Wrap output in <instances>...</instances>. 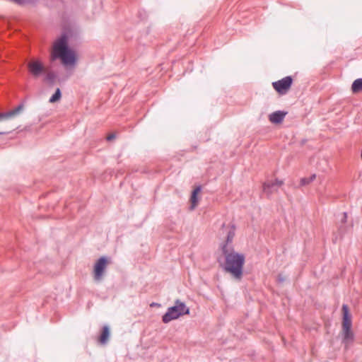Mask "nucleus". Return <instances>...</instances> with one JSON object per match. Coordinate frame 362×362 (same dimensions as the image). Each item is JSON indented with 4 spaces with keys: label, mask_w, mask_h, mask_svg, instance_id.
I'll return each instance as SVG.
<instances>
[{
    "label": "nucleus",
    "mask_w": 362,
    "mask_h": 362,
    "mask_svg": "<svg viewBox=\"0 0 362 362\" xmlns=\"http://www.w3.org/2000/svg\"><path fill=\"white\" fill-rule=\"evenodd\" d=\"M115 138V135L114 134H109L107 136V141H112V139H114Z\"/></svg>",
    "instance_id": "obj_18"
},
{
    "label": "nucleus",
    "mask_w": 362,
    "mask_h": 362,
    "mask_svg": "<svg viewBox=\"0 0 362 362\" xmlns=\"http://www.w3.org/2000/svg\"><path fill=\"white\" fill-rule=\"evenodd\" d=\"M62 96L61 90L58 88H57L55 93L53 94V95L49 98V102L51 103H54L58 100H60Z\"/></svg>",
    "instance_id": "obj_15"
},
{
    "label": "nucleus",
    "mask_w": 362,
    "mask_h": 362,
    "mask_svg": "<svg viewBox=\"0 0 362 362\" xmlns=\"http://www.w3.org/2000/svg\"><path fill=\"white\" fill-rule=\"evenodd\" d=\"M51 57L53 61L57 58L60 59L64 66L75 64L76 54L69 48L68 37L66 35H62L54 42Z\"/></svg>",
    "instance_id": "obj_2"
},
{
    "label": "nucleus",
    "mask_w": 362,
    "mask_h": 362,
    "mask_svg": "<svg viewBox=\"0 0 362 362\" xmlns=\"http://www.w3.org/2000/svg\"><path fill=\"white\" fill-rule=\"evenodd\" d=\"M343 320H342V334L343 341L347 345L354 340V333L351 331V315L349 314L347 305H342Z\"/></svg>",
    "instance_id": "obj_4"
},
{
    "label": "nucleus",
    "mask_w": 362,
    "mask_h": 362,
    "mask_svg": "<svg viewBox=\"0 0 362 362\" xmlns=\"http://www.w3.org/2000/svg\"><path fill=\"white\" fill-rule=\"evenodd\" d=\"M24 106L23 104H20L14 109L6 112L0 113V121L4 119H11L16 116L19 115L21 112L23 111Z\"/></svg>",
    "instance_id": "obj_9"
},
{
    "label": "nucleus",
    "mask_w": 362,
    "mask_h": 362,
    "mask_svg": "<svg viewBox=\"0 0 362 362\" xmlns=\"http://www.w3.org/2000/svg\"><path fill=\"white\" fill-rule=\"evenodd\" d=\"M200 192H201V187H197V188H195L193 190L192 196H191V199H190V201H191L190 209L191 210H193L197 206V204H198L197 194Z\"/></svg>",
    "instance_id": "obj_13"
},
{
    "label": "nucleus",
    "mask_w": 362,
    "mask_h": 362,
    "mask_svg": "<svg viewBox=\"0 0 362 362\" xmlns=\"http://www.w3.org/2000/svg\"><path fill=\"white\" fill-rule=\"evenodd\" d=\"M351 90L354 93H360L362 91V78L355 80L351 86Z\"/></svg>",
    "instance_id": "obj_14"
},
{
    "label": "nucleus",
    "mask_w": 362,
    "mask_h": 362,
    "mask_svg": "<svg viewBox=\"0 0 362 362\" xmlns=\"http://www.w3.org/2000/svg\"><path fill=\"white\" fill-rule=\"evenodd\" d=\"M284 182L276 179L274 181H267L263 184V192L267 195L277 191L278 188L283 185Z\"/></svg>",
    "instance_id": "obj_8"
},
{
    "label": "nucleus",
    "mask_w": 362,
    "mask_h": 362,
    "mask_svg": "<svg viewBox=\"0 0 362 362\" xmlns=\"http://www.w3.org/2000/svg\"><path fill=\"white\" fill-rule=\"evenodd\" d=\"M316 178V175L313 174L309 177H303L300 180V185L305 186L311 183Z\"/></svg>",
    "instance_id": "obj_16"
},
{
    "label": "nucleus",
    "mask_w": 362,
    "mask_h": 362,
    "mask_svg": "<svg viewBox=\"0 0 362 362\" xmlns=\"http://www.w3.org/2000/svg\"><path fill=\"white\" fill-rule=\"evenodd\" d=\"M110 332L108 326L105 325L103 327L102 332L99 337V342L102 344H105L110 338Z\"/></svg>",
    "instance_id": "obj_12"
},
{
    "label": "nucleus",
    "mask_w": 362,
    "mask_h": 362,
    "mask_svg": "<svg viewBox=\"0 0 362 362\" xmlns=\"http://www.w3.org/2000/svg\"><path fill=\"white\" fill-rule=\"evenodd\" d=\"M43 76V81L47 83L49 85L53 86L55 83L57 76L54 71L47 68L46 71H45Z\"/></svg>",
    "instance_id": "obj_11"
},
{
    "label": "nucleus",
    "mask_w": 362,
    "mask_h": 362,
    "mask_svg": "<svg viewBox=\"0 0 362 362\" xmlns=\"http://www.w3.org/2000/svg\"><path fill=\"white\" fill-rule=\"evenodd\" d=\"M160 305L156 303H152L150 306L151 307H154V306H159Z\"/></svg>",
    "instance_id": "obj_20"
},
{
    "label": "nucleus",
    "mask_w": 362,
    "mask_h": 362,
    "mask_svg": "<svg viewBox=\"0 0 362 362\" xmlns=\"http://www.w3.org/2000/svg\"><path fill=\"white\" fill-rule=\"evenodd\" d=\"M286 115L285 112L276 111L269 115V119L273 124H280L283 122Z\"/></svg>",
    "instance_id": "obj_10"
},
{
    "label": "nucleus",
    "mask_w": 362,
    "mask_h": 362,
    "mask_svg": "<svg viewBox=\"0 0 362 362\" xmlns=\"http://www.w3.org/2000/svg\"><path fill=\"white\" fill-rule=\"evenodd\" d=\"M293 83L291 76H286L281 80L272 83L274 89L280 95L288 93Z\"/></svg>",
    "instance_id": "obj_7"
},
{
    "label": "nucleus",
    "mask_w": 362,
    "mask_h": 362,
    "mask_svg": "<svg viewBox=\"0 0 362 362\" xmlns=\"http://www.w3.org/2000/svg\"><path fill=\"white\" fill-rule=\"evenodd\" d=\"M29 73L35 78H39L46 71L47 68L43 65L41 61L38 59L31 60L27 64Z\"/></svg>",
    "instance_id": "obj_6"
},
{
    "label": "nucleus",
    "mask_w": 362,
    "mask_h": 362,
    "mask_svg": "<svg viewBox=\"0 0 362 362\" xmlns=\"http://www.w3.org/2000/svg\"><path fill=\"white\" fill-rule=\"evenodd\" d=\"M108 261L107 257H101L95 262L93 268V279L95 281H102L107 266Z\"/></svg>",
    "instance_id": "obj_5"
},
{
    "label": "nucleus",
    "mask_w": 362,
    "mask_h": 362,
    "mask_svg": "<svg viewBox=\"0 0 362 362\" xmlns=\"http://www.w3.org/2000/svg\"><path fill=\"white\" fill-rule=\"evenodd\" d=\"M278 280L280 282H283L284 281V278L281 275H279Z\"/></svg>",
    "instance_id": "obj_19"
},
{
    "label": "nucleus",
    "mask_w": 362,
    "mask_h": 362,
    "mask_svg": "<svg viewBox=\"0 0 362 362\" xmlns=\"http://www.w3.org/2000/svg\"><path fill=\"white\" fill-rule=\"evenodd\" d=\"M189 309L187 308L185 303L177 300L175 302V305L168 308L167 312L163 315L162 321L164 323H168L173 320L179 318L184 315H188Z\"/></svg>",
    "instance_id": "obj_3"
},
{
    "label": "nucleus",
    "mask_w": 362,
    "mask_h": 362,
    "mask_svg": "<svg viewBox=\"0 0 362 362\" xmlns=\"http://www.w3.org/2000/svg\"><path fill=\"white\" fill-rule=\"evenodd\" d=\"M344 217L342 218V221H346V213H344L343 214Z\"/></svg>",
    "instance_id": "obj_21"
},
{
    "label": "nucleus",
    "mask_w": 362,
    "mask_h": 362,
    "mask_svg": "<svg viewBox=\"0 0 362 362\" xmlns=\"http://www.w3.org/2000/svg\"><path fill=\"white\" fill-rule=\"evenodd\" d=\"M234 236H235L234 230H230L227 235L226 243L223 245H228V247H231L230 245H229V244L232 243Z\"/></svg>",
    "instance_id": "obj_17"
},
{
    "label": "nucleus",
    "mask_w": 362,
    "mask_h": 362,
    "mask_svg": "<svg viewBox=\"0 0 362 362\" xmlns=\"http://www.w3.org/2000/svg\"><path fill=\"white\" fill-rule=\"evenodd\" d=\"M222 252L225 257V262L223 266L224 271L230 274L235 279L240 281L243 274L245 255L235 252L232 247L228 245L222 246Z\"/></svg>",
    "instance_id": "obj_1"
}]
</instances>
